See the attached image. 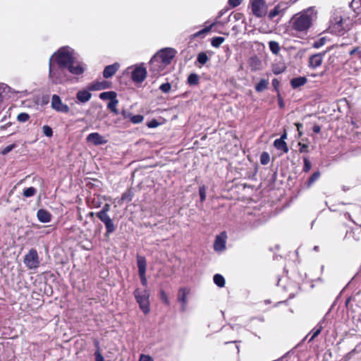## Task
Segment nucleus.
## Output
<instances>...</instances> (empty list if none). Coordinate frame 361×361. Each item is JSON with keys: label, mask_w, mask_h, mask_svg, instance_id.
<instances>
[{"label": "nucleus", "mask_w": 361, "mask_h": 361, "mask_svg": "<svg viewBox=\"0 0 361 361\" xmlns=\"http://www.w3.org/2000/svg\"><path fill=\"white\" fill-rule=\"evenodd\" d=\"M316 19L317 12L313 8L294 15L290 21L292 35L298 37L306 35Z\"/></svg>", "instance_id": "obj_1"}, {"label": "nucleus", "mask_w": 361, "mask_h": 361, "mask_svg": "<svg viewBox=\"0 0 361 361\" xmlns=\"http://www.w3.org/2000/svg\"><path fill=\"white\" fill-rule=\"evenodd\" d=\"M50 59H54V63L67 67L68 73L73 75H80L85 71L82 64L75 61L73 49L68 47L60 48Z\"/></svg>", "instance_id": "obj_2"}, {"label": "nucleus", "mask_w": 361, "mask_h": 361, "mask_svg": "<svg viewBox=\"0 0 361 361\" xmlns=\"http://www.w3.org/2000/svg\"><path fill=\"white\" fill-rule=\"evenodd\" d=\"M177 51L173 48H164L157 52L149 62V72L157 76L169 65Z\"/></svg>", "instance_id": "obj_3"}, {"label": "nucleus", "mask_w": 361, "mask_h": 361, "mask_svg": "<svg viewBox=\"0 0 361 361\" xmlns=\"http://www.w3.org/2000/svg\"><path fill=\"white\" fill-rule=\"evenodd\" d=\"M67 67L59 65L54 61V59H49V79L54 85L66 82L69 76Z\"/></svg>", "instance_id": "obj_4"}, {"label": "nucleus", "mask_w": 361, "mask_h": 361, "mask_svg": "<svg viewBox=\"0 0 361 361\" xmlns=\"http://www.w3.org/2000/svg\"><path fill=\"white\" fill-rule=\"evenodd\" d=\"M134 295L140 308L145 314L149 312V293L147 290H141L136 288L134 291Z\"/></svg>", "instance_id": "obj_5"}, {"label": "nucleus", "mask_w": 361, "mask_h": 361, "mask_svg": "<svg viewBox=\"0 0 361 361\" xmlns=\"http://www.w3.org/2000/svg\"><path fill=\"white\" fill-rule=\"evenodd\" d=\"M251 9L255 16L262 18L267 14L268 5L264 0H252L251 1Z\"/></svg>", "instance_id": "obj_6"}, {"label": "nucleus", "mask_w": 361, "mask_h": 361, "mask_svg": "<svg viewBox=\"0 0 361 361\" xmlns=\"http://www.w3.org/2000/svg\"><path fill=\"white\" fill-rule=\"evenodd\" d=\"M288 4L282 1L276 4L272 9L267 13L269 20H274L275 18H278L276 22L278 23L281 18L284 16L286 11L288 9Z\"/></svg>", "instance_id": "obj_7"}, {"label": "nucleus", "mask_w": 361, "mask_h": 361, "mask_svg": "<svg viewBox=\"0 0 361 361\" xmlns=\"http://www.w3.org/2000/svg\"><path fill=\"white\" fill-rule=\"evenodd\" d=\"M24 263L30 269H35L39 267L40 262L36 250H30L24 257Z\"/></svg>", "instance_id": "obj_8"}, {"label": "nucleus", "mask_w": 361, "mask_h": 361, "mask_svg": "<svg viewBox=\"0 0 361 361\" xmlns=\"http://www.w3.org/2000/svg\"><path fill=\"white\" fill-rule=\"evenodd\" d=\"M51 106L53 109L58 112L68 113L70 110L68 106L63 104L60 97L57 94L52 95Z\"/></svg>", "instance_id": "obj_9"}, {"label": "nucleus", "mask_w": 361, "mask_h": 361, "mask_svg": "<svg viewBox=\"0 0 361 361\" xmlns=\"http://www.w3.org/2000/svg\"><path fill=\"white\" fill-rule=\"evenodd\" d=\"M147 77V70L142 64L136 66L132 72L131 78L135 82H143Z\"/></svg>", "instance_id": "obj_10"}, {"label": "nucleus", "mask_w": 361, "mask_h": 361, "mask_svg": "<svg viewBox=\"0 0 361 361\" xmlns=\"http://www.w3.org/2000/svg\"><path fill=\"white\" fill-rule=\"evenodd\" d=\"M331 28L333 32L338 35H342L345 30L343 18L341 16H336L331 21Z\"/></svg>", "instance_id": "obj_11"}, {"label": "nucleus", "mask_w": 361, "mask_h": 361, "mask_svg": "<svg viewBox=\"0 0 361 361\" xmlns=\"http://www.w3.org/2000/svg\"><path fill=\"white\" fill-rule=\"evenodd\" d=\"M190 294V289L187 288H180L178 291L177 300L181 303V311L184 312L186 310L188 300L187 297Z\"/></svg>", "instance_id": "obj_12"}, {"label": "nucleus", "mask_w": 361, "mask_h": 361, "mask_svg": "<svg viewBox=\"0 0 361 361\" xmlns=\"http://www.w3.org/2000/svg\"><path fill=\"white\" fill-rule=\"evenodd\" d=\"M88 142H91L94 145H104L107 142V140L98 133H92L87 136Z\"/></svg>", "instance_id": "obj_13"}, {"label": "nucleus", "mask_w": 361, "mask_h": 361, "mask_svg": "<svg viewBox=\"0 0 361 361\" xmlns=\"http://www.w3.org/2000/svg\"><path fill=\"white\" fill-rule=\"evenodd\" d=\"M97 216L99 219L101 221H102L104 224L107 233H111L114 232L116 227L109 214L97 215Z\"/></svg>", "instance_id": "obj_14"}, {"label": "nucleus", "mask_w": 361, "mask_h": 361, "mask_svg": "<svg viewBox=\"0 0 361 361\" xmlns=\"http://www.w3.org/2000/svg\"><path fill=\"white\" fill-rule=\"evenodd\" d=\"M324 56V53H319L312 55L309 58V66L313 69L319 67L322 63Z\"/></svg>", "instance_id": "obj_15"}, {"label": "nucleus", "mask_w": 361, "mask_h": 361, "mask_svg": "<svg viewBox=\"0 0 361 361\" xmlns=\"http://www.w3.org/2000/svg\"><path fill=\"white\" fill-rule=\"evenodd\" d=\"M90 91L88 89L79 90L76 94L77 102L84 104L89 102L92 97Z\"/></svg>", "instance_id": "obj_16"}, {"label": "nucleus", "mask_w": 361, "mask_h": 361, "mask_svg": "<svg viewBox=\"0 0 361 361\" xmlns=\"http://www.w3.org/2000/svg\"><path fill=\"white\" fill-rule=\"evenodd\" d=\"M120 64L117 62L106 66L103 71V76L104 78H111L118 70Z\"/></svg>", "instance_id": "obj_17"}, {"label": "nucleus", "mask_w": 361, "mask_h": 361, "mask_svg": "<svg viewBox=\"0 0 361 361\" xmlns=\"http://www.w3.org/2000/svg\"><path fill=\"white\" fill-rule=\"evenodd\" d=\"M227 240L226 232L223 231L216 235L214 243V248H226Z\"/></svg>", "instance_id": "obj_18"}, {"label": "nucleus", "mask_w": 361, "mask_h": 361, "mask_svg": "<svg viewBox=\"0 0 361 361\" xmlns=\"http://www.w3.org/2000/svg\"><path fill=\"white\" fill-rule=\"evenodd\" d=\"M249 66L252 71H257L262 68V61L257 56H254L249 59Z\"/></svg>", "instance_id": "obj_19"}, {"label": "nucleus", "mask_w": 361, "mask_h": 361, "mask_svg": "<svg viewBox=\"0 0 361 361\" xmlns=\"http://www.w3.org/2000/svg\"><path fill=\"white\" fill-rule=\"evenodd\" d=\"M38 220L42 223H49L51 221V214L45 209H39L37 213Z\"/></svg>", "instance_id": "obj_20"}, {"label": "nucleus", "mask_w": 361, "mask_h": 361, "mask_svg": "<svg viewBox=\"0 0 361 361\" xmlns=\"http://www.w3.org/2000/svg\"><path fill=\"white\" fill-rule=\"evenodd\" d=\"M109 87L108 82H94L89 85L88 90L90 91H98L104 90Z\"/></svg>", "instance_id": "obj_21"}, {"label": "nucleus", "mask_w": 361, "mask_h": 361, "mask_svg": "<svg viewBox=\"0 0 361 361\" xmlns=\"http://www.w3.org/2000/svg\"><path fill=\"white\" fill-rule=\"evenodd\" d=\"M274 146L276 149L281 151L283 153H287L289 150L286 142L279 139L274 140Z\"/></svg>", "instance_id": "obj_22"}, {"label": "nucleus", "mask_w": 361, "mask_h": 361, "mask_svg": "<svg viewBox=\"0 0 361 361\" xmlns=\"http://www.w3.org/2000/svg\"><path fill=\"white\" fill-rule=\"evenodd\" d=\"M137 262L138 267V272L140 273H146L147 268V262L145 258L140 255L137 256Z\"/></svg>", "instance_id": "obj_23"}, {"label": "nucleus", "mask_w": 361, "mask_h": 361, "mask_svg": "<svg viewBox=\"0 0 361 361\" xmlns=\"http://www.w3.org/2000/svg\"><path fill=\"white\" fill-rule=\"evenodd\" d=\"M307 82V78L305 77H298L293 78L290 80V85L293 88H298L302 85H304Z\"/></svg>", "instance_id": "obj_24"}, {"label": "nucleus", "mask_w": 361, "mask_h": 361, "mask_svg": "<svg viewBox=\"0 0 361 361\" xmlns=\"http://www.w3.org/2000/svg\"><path fill=\"white\" fill-rule=\"evenodd\" d=\"M268 85V80L261 79L259 82L255 85V90L258 92H261L267 88Z\"/></svg>", "instance_id": "obj_25"}, {"label": "nucleus", "mask_w": 361, "mask_h": 361, "mask_svg": "<svg viewBox=\"0 0 361 361\" xmlns=\"http://www.w3.org/2000/svg\"><path fill=\"white\" fill-rule=\"evenodd\" d=\"M116 96H117V94L115 92L110 91V92H102L99 94V98L102 100L109 99L110 101H111V99H116Z\"/></svg>", "instance_id": "obj_26"}, {"label": "nucleus", "mask_w": 361, "mask_h": 361, "mask_svg": "<svg viewBox=\"0 0 361 361\" xmlns=\"http://www.w3.org/2000/svg\"><path fill=\"white\" fill-rule=\"evenodd\" d=\"M269 47L270 51L275 55H278L281 49L279 44L276 41H270L269 42Z\"/></svg>", "instance_id": "obj_27"}, {"label": "nucleus", "mask_w": 361, "mask_h": 361, "mask_svg": "<svg viewBox=\"0 0 361 361\" xmlns=\"http://www.w3.org/2000/svg\"><path fill=\"white\" fill-rule=\"evenodd\" d=\"M118 103V99L116 98L114 99H111V101H110L108 104H107V108L111 111L114 114L118 115V109H116V106Z\"/></svg>", "instance_id": "obj_28"}, {"label": "nucleus", "mask_w": 361, "mask_h": 361, "mask_svg": "<svg viewBox=\"0 0 361 361\" xmlns=\"http://www.w3.org/2000/svg\"><path fill=\"white\" fill-rule=\"evenodd\" d=\"M214 282L219 287H224L225 285V279L221 274H215L214 276Z\"/></svg>", "instance_id": "obj_29"}, {"label": "nucleus", "mask_w": 361, "mask_h": 361, "mask_svg": "<svg viewBox=\"0 0 361 361\" xmlns=\"http://www.w3.org/2000/svg\"><path fill=\"white\" fill-rule=\"evenodd\" d=\"M323 329L322 323L319 322L312 331V335L310 339V341H313L321 332Z\"/></svg>", "instance_id": "obj_30"}, {"label": "nucleus", "mask_w": 361, "mask_h": 361, "mask_svg": "<svg viewBox=\"0 0 361 361\" xmlns=\"http://www.w3.org/2000/svg\"><path fill=\"white\" fill-rule=\"evenodd\" d=\"M199 82V76L195 73H191L188 78V83L190 85H197Z\"/></svg>", "instance_id": "obj_31"}, {"label": "nucleus", "mask_w": 361, "mask_h": 361, "mask_svg": "<svg viewBox=\"0 0 361 361\" xmlns=\"http://www.w3.org/2000/svg\"><path fill=\"white\" fill-rule=\"evenodd\" d=\"M209 60V58L205 52H200L197 55V61L201 65H204Z\"/></svg>", "instance_id": "obj_32"}, {"label": "nucleus", "mask_w": 361, "mask_h": 361, "mask_svg": "<svg viewBox=\"0 0 361 361\" xmlns=\"http://www.w3.org/2000/svg\"><path fill=\"white\" fill-rule=\"evenodd\" d=\"M225 41V39L222 37H215L212 39V46L218 48Z\"/></svg>", "instance_id": "obj_33"}, {"label": "nucleus", "mask_w": 361, "mask_h": 361, "mask_svg": "<svg viewBox=\"0 0 361 361\" xmlns=\"http://www.w3.org/2000/svg\"><path fill=\"white\" fill-rule=\"evenodd\" d=\"M94 343L97 348V350L94 353L95 361H104V357L102 356L99 349V342L97 341H95Z\"/></svg>", "instance_id": "obj_34"}, {"label": "nucleus", "mask_w": 361, "mask_h": 361, "mask_svg": "<svg viewBox=\"0 0 361 361\" xmlns=\"http://www.w3.org/2000/svg\"><path fill=\"white\" fill-rule=\"evenodd\" d=\"M37 192V190L33 187H30L23 190V195L25 197H30L34 196Z\"/></svg>", "instance_id": "obj_35"}, {"label": "nucleus", "mask_w": 361, "mask_h": 361, "mask_svg": "<svg viewBox=\"0 0 361 361\" xmlns=\"http://www.w3.org/2000/svg\"><path fill=\"white\" fill-rule=\"evenodd\" d=\"M320 173L319 171L314 172L308 179L307 187L310 188L317 180L319 179Z\"/></svg>", "instance_id": "obj_36"}, {"label": "nucleus", "mask_w": 361, "mask_h": 361, "mask_svg": "<svg viewBox=\"0 0 361 361\" xmlns=\"http://www.w3.org/2000/svg\"><path fill=\"white\" fill-rule=\"evenodd\" d=\"M270 161V156L268 152H264L260 155V162L262 165H267Z\"/></svg>", "instance_id": "obj_37"}, {"label": "nucleus", "mask_w": 361, "mask_h": 361, "mask_svg": "<svg viewBox=\"0 0 361 361\" xmlns=\"http://www.w3.org/2000/svg\"><path fill=\"white\" fill-rule=\"evenodd\" d=\"M326 41V37H321L314 42L312 47L315 49H319L325 44Z\"/></svg>", "instance_id": "obj_38"}, {"label": "nucleus", "mask_w": 361, "mask_h": 361, "mask_svg": "<svg viewBox=\"0 0 361 361\" xmlns=\"http://www.w3.org/2000/svg\"><path fill=\"white\" fill-rule=\"evenodd\" d=\"M215 24V23L211 24L209 26H207L206 27H204V29L197 32L196 33L194 34V37H200L202 35H205L207 34L208 32L210 31V30L212 29V27H213V25Z\"/></svg>", "instance_id": "obj_39"}, {"label": "nucleus", "mask_w": 361, "mask_h": 361, "mask_svg": "<svg viewBox=\"0 0 361 361\" xmlns=\"http://www.w3.org/2000/svg\"><path fill=\"white\" fill-rule=\"evenodd\" d=\"M159 298H160V300L164 303L166 304V305H169L170 304V302H169V298H168V295L166 293V292L164 290H161L159 291Z\"/></svg>", "instance_id": "obj_40"}, {"label": "nucleus", "mask_w": 361, "mask_h": 361, "mask_svg": "<svg viewBox=\"0 0 361 361\" xmlns=\"http://www.w3.org/2000/svg\"><path fill=\"white\" fill-rule=\"evenodd\" d=\"M206 191H207V188L205 185H202L200 186L199 194H200L201 202H203L206 199Z\"/></svg>", "instance_id": "obj_41"}, {"label": "nucleus", "mask_w": 361, "mask_h": 361, "mask_svg": "<svg viewBox=\"0 0 361 361\" xmlns=\"http://www.w3.org/2000/svg\"><path fill=\"white\" fill-rule=\"evenodd\" d=\"M30 118V116L27 113H20L17 116V120L20 123H25Z\"/></svg>", "instance_id": "obj_42"}, {"label": "nucleus", "mask_w": 361, "mask_h": 361, "mask_svg": "<svg viewBox=\"0 0 361 361\" xmlns=\"http://www.w3.org/2000/svg\"><path fill=\"white\" fill-rule=\"evenodd\" d=\"M144 117L142 115H135L130 117V121L135 124L140 123L142 122Z\"/></svg>", "instance_id": "obj_43"}, {"label": "nucleus", "mask_w": 361, "mask_h": 361, "mask_svg": "<svg viewBox=\"0 0 361 361\" xmlns=\"http://www.w3.org/2000/svg\"><path fill=\"white\" fill-rule=\"evenodd\" d=\"M9 90V87L4 84L0 83V102L2 100L4 94L8 92Z\"/></svg>", "instance_id": "obj_44"}, {"label": "nucleus", "mask_w": 361, "mask_h": 361, "mask_svg": "<svg viewBox=\"0 0 361 361\" xmlns=\"http://www.w3.org/2000/svg\"><path fill=\"white\" fill-rule=\"evenodd\" d=\"M171 89V85L169 82L163 83L159 86V90L164 93L169 92Z\"/></svg>", "instance_id": "obj_45"}, {"label": "nucleus", "mask_w": 361, "mask_h": 361, "mask_svg": "<svg viewBox=\"0 0 361 361\" xmlns=\"http://www.w3.org/2000/svg\"><path fill=\"white\" fill-rule=\"evenodd\" d=\"M16 144H11V145H9L8 146H6V147H4L1 153V154L3 155H6L8 153H9L11 151H12L14 148H16Z\"/></svg>", "instance_id": "obj_46"}, {"label": "nucleus", "mask_w": 361, "mask_h": 361, "mask_svg": "<svg viewBox=\"0 0 361 361\" xmlns=\"http://www.w3.org/2000/svg\"><path fill=\"white\" fill-rule=\"evenodd\" d=\"M42 132L47 137H51L53 135V130L51 128L48 126H44L42 127Z\"/></svg>", "instance_id": "obj_47"}, {"label": "nucleus", "mask_w": 361, "mask_h": 361, "mask_svg": "<svg viewBox=\"0 0 361 361\" xmlns=\"http://www.w3.org/2000/svg\"><path fill=\"white\" fill-rule=\"evenodd\" d=\"M132 200V193L130 190H128L122 194L121 200L130 202Z\"/></svg>", "instance_id": "obj_48"}, {"label": "nucleus", "mask_w": 361, "mask_h": 361, "mask_svg": "<svg viewBox=\"0 0 361 361\" xmlns=\"http://www.w3.org/2000/svg\"><path fill=\"white\" fill-rule=\"evenodd\" d=\"M110 205L109 204H105L102 207V210L97 213V215H106L108 214V212L110 210Z\"/></svg>", "instance_id": "obj_49"}, {"label": "nucleus", "mask_w": 361, "mask_h": 361, "mask_svg": "<svg viewBox=\"0 0 361 361\" xmlns=\"http://www.w3.org/2000/svg\"><path fill=\"white\" fill-rule=\"evenodd\" d=\"M311 163L310 161L307 159V158H304V167H303V171L305 172H308L310 169H311Z\"/></svg>", "instance_id": "obj_50"}, {"label": "nucleus", "mask_w": 361, "mask_h": 361, "mask_svg": "<svg viewBox=\"0 0 361 361\" xmlns=\"http://www.w3.org/2000/svg\"><path fill=\"white\" fill-rule=\"evenodd\" d=\"M159 125V123L156 120L153 119L147 123V126L149 128H154L157 127Z\"/></svg>", "instance_id": "obj_51"}, {"label": "nucleus", "mask_w": 361, "mask_h": 361, "mask_svg": "<svg viewBox=\"0 0 361 361\" xmlns=\"http://www.w3.org/2000/svg\"><path fill=\"white\" fill-rule=\"evenodd\" d=\"M241 2L242 0H228V4L233 8L237 7Z\"/></svg>", "instance_id": "obj_52"}, {"label": "nucleus", "mask_w": 361, "mask_h": 361, "mask_svg": "<svg viewBox=\"0 0 361 361\" xmlns=\"http://www.w3.org/2000/svg\"><path fill=\"white\" fill-rule=\"evenodd\" d=\"M139 276H140V280H141V283L144 286H147V278H146L145 273H140Z\"/></svg>", "instance_id": "obj_53"}, {"label": "nucleus", "mask_w": 361, "mask_h": 361, "mask_svg": "<svg viewBox=\"0 0 361 361\" xmlns=\"http://www.w3.org/2000/svg\"><path fill=\"white\" fill-rule=\"evenodd\" d=\"M298 145L300 146V152H307L308 146L307 145L299 142Z\"/></svg>", "instance_id": "obj_54"}, {"label": "nucleus", "mask_w": 361, "mask_h": 361, "mask_svg": "<svg viewBox=\"0 0 361 361\" xmlns=\"http://www.w3.org/2000/svg\"><path fill=\"white\" fill-rule=\"evenodd\" d=\"M351 5L357 9L361 8V0H353Z\"/></svg>", "instance_id": "obj_55"}, {"label": "nucleus", "mask_w": 361, "mask_h": 361, "mask_svg": "<svg viewBox=\"0 0 361 361\" xmlns=\"http://www.w3.org/2000/svg\"><path fill=\"white\" fill-rule=\"evenodd\" d=\"M140 361H152V359L148 355H142L140 357Z\"/></svg>", "instance_id": "obj_56"}, {"label": "nucleus", "mask_w": 361, "mask_h": 361, "mask_svg": "<svg viewBox=\"0 0 361 361\" xmlns=\"http://www.w3.org/2000/svg\"><path fill=\"white\" fill-rule=\"evenodd\" d=\"M272 85H273L274 88L278 91V87L279 86V81L277 79L274 78L272 80Z\"/></svg>", "instance_id": "obj_57"}, {"label": "nucleus", "mask_w": 361, "mask_h": 361, "mask_svg": "<svg viewBox=\"0 0 361 361\" xmlns=\"http://www.w3.org/2000/svg\"><path fill=\"white\" fill-rule=\"evenodd\" d=\"M278 99H279V105L280 108H283L284 103H283V99L281 97L279 93L278 94Z\"/></svg>", "instance_id": "obj_58"}, {"label": "nucleus", "mask_w": 361, "mask_h": 361, "mask_svg": "<svg viewBox=\"0 0 361 361\" xmlns=\"http://www.w3.org/2000/svg\"><path fill=\"white\" fill-rule=\"evenodd\" d=\"M321 130V128L318 125H315L313 127V132L315 133H319Z\"/></svg>", "instance_id": "obj_59"}, {"label": "nucleus", "mask_w": 361, "mask_h": 361, "mask_svg": "<svg viewBox=\"0 0 361 361\" xmlns=\"http://www.w3.org/2000/svg\"><path fill=\"white\" fill-rule=\"evenodd\" d=\"M295 126L297 127L298 131L299 132V135H302V132L300 131V128H302V126H303L302 124L300 123H295Z\"/></svg>", "instance_id": "obj_60"}, {"label": "nucleus", "mask_w": 361, "mask_h": 361, "mask_svg": "<svg viewBox=\"0 0 361 361\" xmlns=\"http://www.w3.org/2000/svg\"><path fill=\"white\" fill-rule=\"evenodd\" d=\"M287 138V133L286 131L285 130L283 132V133L281 135V137L279 138V140H283L285 141V140Z\"/></svg>", "instance_id": "obj_61"}, {"label": "nucleus", "mask_w": 361, "mask_h": 361, "mask_svg": "<svg viewBox=\"0 0 361 361\" xmlns=\"http://www.w3.org/2000/svg\"><path fill=\"white\" fill-rule=\"evenodd\" d=\"M357 49H353V50H351V51H350V55H353V54H355V52H357Z\"/></svg>", "instance_id": "obj_62"}, {"label": "nucleus", "mask_w": 361, "mask_h": 361, "mask_svg": "<svg viewBox=\"0 0 361 361\" xmlns=\"http://www.w3.org/2000/svg\"><path fill=\"white\" fill-rule=\"evenodd\" d=\"M282 71H281V70H280V71H276V69H274V70H273V72H274V74H279V73H281Z\"/></svg>", "instance_id": "obj_63"}, {"label": "nucleus", "mask_w": 361, "mask_h": 361, "mask_svg": "<svg viewBox=\"0 0 361 361\" xmlns=\"http://www.w3.org/2000/svg\"><path fill=\"white\" fill-rule=\"evenodd\" d=\"M345 216L353 221V220L351 219V216H350V213H348V212L345 213Z\"/></svg>", "instance_id": "obj_64"}]
</instances>
